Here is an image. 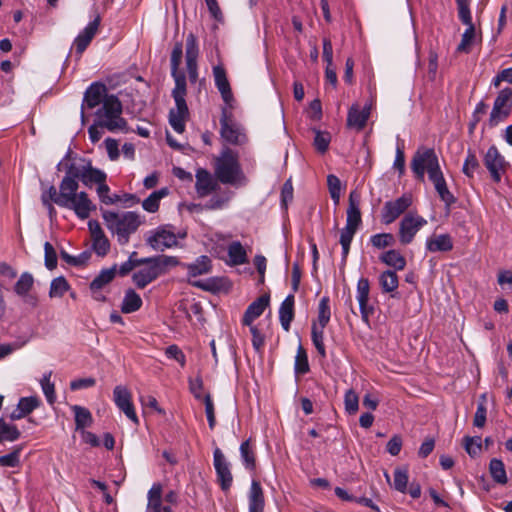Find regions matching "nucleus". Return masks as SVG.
I'll list each match as a JSON object with an SVG mask.
<instances>
[{"label": "nucleus", "mask_w": 512, "mask_h": 512, "mask_svg": "<svg viewBox=\"0 0 512 512\" xmlns=\"http://www.w3.org/2000/svg\"><path fill=\"white\" fill-rule=\"evenodd\" d=\"M489 472L496 483L505 485L508 482L505 465L502 460L493 458L489 463Z\"/></svg>", "instance_id": "nucleus-39"}, {"label": "nucleus", "mask_w": 512, "mask_h": 512, "mask_svg": "<svg viewBox=\"0 0 512 512\" xmlns=\"http://www.w3.org/2000/svg\"><path fill=\"white\" fill-rule=\"evenodd\" d=\"M456 4L460 21L465 25H474L469 8L470 0H456Z\"/></svg>", "instance_id": "nucleus-59"}, {"label": "nucleus", "mask_w": 512, "mask_h": 512, "mask_svg": "<svg viewBox=\"0 0 512 512\" xmlns=\"http://www.w3.org/2000/svg\"><path fill=\"white\" fill-rule=\"evenodd\" d=\"M228 256L233 266L242 265L248 261L246 250L239 241H233L228 246Z\"/></svg>", "instance_id": "nucleus-36"}, {"label": "nucleus", "mask_w": 512, "mask_h": 512, "mask_svg": "<svg viewBox=\"0 0 512 512\" xmlns=\"http://www.w3.org/2000/svg\"><path fill=\"white\" fill-rule=\"evenodd\" d=\"M52 377V371L46 372L42 379L40 380V385L42 388V391L46 397V400L49 404L53 405L56 401V394H55V386L54 383L51 382Z\"/></svg>", "instance_id": "nucleus-46"}, {"label": "nucleus", "mask_w": 512, "mask_h": 512, "mask_svg": "<svg viewBox=\"0 0 512 512\" xmlns=\"http://www.w3.org/2000/svg\"><path fill=\"white\" fill-rule=\"evenodd\" d=\"M175 87L172 90V97L175 101V108L170 111H178V113H189V109L185 100L187 94L186 78L178 77L174 80Z\"/></svg>", "instance_id": "nucleus-24"}, {"label": "nucleus", "mask_w": 512, "mask_h": 512, "mask_svg": "<svg viewBox=\"0 0 512 512\" xmlns=\"http://www.w3.org/2000/svg\"><path fill=\"white\" fill-rule=\"evenodd\" d=\"M486 396L485 394L481 395L480 400L477 405V410L474 415L473 425L478 428H482L486 423Z\"/></svg>", "instance_id": "nucleus-56"}, {"label": "nucleus", "mask_w": 512, "mask_h": 512, "mask_svg": "<svg viewBox=\"0 0 512 512\" xmlns=\"http://www.w3.org/2000/svg\"><path fill=\"white\" fill-rule=\"evenodd\" d=\"M106 178V173L100 169L94 168L90 161L85 163V169L81 179L84 185L91 186L93 183L99 184L106 182Z\"/></svg>", "instance_id": "nucleus-32"}, {"label": "nucleus", "mask_w": 512, "mask_h": 512, "mask_svg": "<svg viewBox=\"0 0 512 512\" xmlns=\"http://www.w3.org/2000/svg\"><path fill=\"white\" fill-rule=\"evenodd\" d=\"M330 299L328 296H323L318 304V317H317V325L318 327L325 328L331 318V309H330Z\"/></svg>", "instance_id": "nucleus-42"}, {"label": "nucleus", "mask_w": 512, "mask_h": 512, "mask_svg": "<svg viewBox=\"0 0 512 512\" xmlns=\"http://www.w3.org/2000/svg\"><path fill=\"white\" fill-rule=\"evenodd\" d=\"M70 285L65 277L59 276L51 281L49 289L50 298H61L68 290Z\"/></svg>", "instance_id": "nucleus-45"}, {"label": "nucleus", "mask_w": 512, "mask_h": 512, "mask_svg": "<svg viewBox=\"0 0 512 512\" xmlns=\"http://www.w3.org/2000/svg\"><path fill=\"white\" fill-rule=\"evenodd\" d=\"M412 204L410 194H403L394 201H387L382 209L381 221L388 225L393 223L401 214H403Z\"/></svg>", "instance_id": "nucleus-13"}, {"label": "nucleus", "mask_w": 512, "mask_h": 512, "mask_svg": "<svg viewBox=\"0 0 512 512\" xmlns=\"http://www.w3.org/2000/svg\"><path fill=\"white\" fill-rule=\"evenodd\" d=\"M484 164L489 171L492 180L499 183L501 181L502 174L505 172L506 162L496 146L493 145L489 147L484 157Z\"/></svg>", "instance_id": "nucleus-16"}, {"label": "nucleus", "mask_w": 512, "mask_h": 512, "mask_svg": "<svg viewBox=\"0 0 512 512\" xmlns=\"http://www.w3.org/2000/svg\"><path fill=\"white\" fill-rule=\"evenodd\" d=\"M474 37H475L474 25H467V29L462 34L461 42L457 47V51L468 52V47L472 43Z\"/></svg>", "instance_id": "nucleus-64"}, {"label": "nucleus", "mask_w": 512, "mask_h": 512, "mask_svg": "<svg viewBox=\"0 0 512 512\" xmlns=\"http://www.w3.org/2000/svg\"><path fill=\"white\" fill-rule=\"evenodd\" d=\"M146 244L155 251H164L177 245V237L175 233L168 230L167 226H159L155 230L149 232L146 237Z\"/></svg>", "instance_id": "nucleus-12"}, {"label": "nucleus", "mask_w": 512, "mask_h": 512, "mask_svg": "<svg viewBox=\"0 0 512 512\" xmlns=\"http://www.w3.org/2000/svg\"><path fill=\"white\" fill-rule=\"evenodd\" d=\"M143 304L140 295L132 288L125 291L124 298L121 304V311L125 314H130L138 311Z\"/></svg>", "instance_id": "nucleus-30"}, {"label": "nucleus", "mask_w": 512, "mask_h": 512, "mask_svg": "<svg viewBox=\"0 0 512 512\" xmlns=\"http://www.w3.org/2000/svg\"><path fill=\"white\" fill-rule=\"evenodd\" d=\"M427 224V220L419 215L406 214L399 224V241L403 245L411 243L417 232Z\"/></svg>", "instance_id": "nucleus-11"}, {"label": "nucleus", "mask_w": 512, "mask_h": 512, "mask_svg": "<svg viewBox=\"0 0 512 512\" xmlns=\"http://www.w3.org/2000/svg\"><path fill=\"white\" fill-rule=\"evenodd\" d=\"M85 161L82 160L81 164L70 163L66 164V173L62 179V188L72 192L75 197H78L77 190L79 188L78 180L82 179L85 169Z\"/></svg>", "instance_id": "nucleus-18"}, {"label": "nucleus", "mask_w": 512, "mask_h": 512, "mask_svg": "<svg viewBox=\"0 0 512 512\" xmlns=\"http://www.w3.org/2000/svg\"><path fill=\"white\" fill-rule=\"evenodd\" d=\"M108 95L106 85L101 82H93L86 89L80 112L82 123H85L86 121L85 109H94L98 105L103 104L106 96Z\"/></svg>", "instance_id": "nucleus-10"}, {"label": "nucleus", "mask_w": 512, "mask_h": 512, "mask_svg": "<svg viewBox=\"0 0 512 512\" xmlns=\"http://www.w3.org/2000/svg\"><path fill=\"white\" fill-rule=\"evenodd\" d=\"M379 282L382 290L386 293L395 291L399 284L398 276L392 270L384 271L379 277Z\"/></svg>", "instance_id": "nucleus-44"}, {"label": "nucleus", "mask_w": 512, "mask_h": 512, "mask_svg": "<svg viewBox=\"0 0 512 512\" xmlns=\"http://www.w3.org/2000/svg\"><path fill=\"white\" fill-rule=\"evenodd\" d=\"M34 285V277L29 272H24L14 285V291L18 296H27Z\"/></svg>", "instance_id": "nucleus-43"}, {"label": "nucleus", "mask_w": 512, "mask_h": 512, "mask_svg": "<svg viewBox=\"0 0 512 512\" xmlns=\"http://www.w3.org/2000/svg\"><path fill=\"white\" fill-rule=\"evenodd\" d=\"M429 252H448L453 249V241L449 234L433 235L426 240Z\"/></svg>", "instance_id": "nucleus-27"}, {"label": "nucleus", "mask_w": 512, "mask_h": 512, "mask_svg": "<svg viewBox=\"0 0 512 512\" xmlns=\"http://www.w3.org/2000/svg\"><path fill=\"white\" fill-rule=\"evenodd\" d=\"M220 126V135L225 142L241 146L248 141L243 127L233 119L227 107L221 109Z\"/></svg>", "instance_id": "nucleus-7"}, {"label": "nucleus", "mask_w": 512, "mask_h": 512, "mask_svg": "<svg viewBox=\"0 0 512 512\" xmlns=\"http://www.w3.org/2000/svg\"><path fill=\"white\" fill-rule=\"evenodd\" d=\"M72 410L75 415L76 430H83L84 428L89 427L92 424V414L87 408L79 405H74L72 406Z\"/></svg>", "instance_id": "nucleus-38"}, {"label": "nucleus", "mask_w": 512, "mask_h": 512, "mask_svg": "<svg viewBox=\"0 0 512 512\" xmlns=\"http://www.w3.org/2000/svg\"><path fill=\"white\" fill-rule=\"evenodd\" d=\"M183 56V44L182 42H176L171 52L170 65H171V76L174 80L178 77L186 78L184 72L179 70Z\"/></svg>", "instance_id": "nucleus-33"}, {"label": "nucleus", "mask_w": 512, "mask_h": 512, "mask_svg": "<svg viewBox=\"0 0 512 512\" xmlns=\"http://www.w3.org/2000/svg\"><path fill=\"white\" fill-rule=\"evenodd\" d=\"M144 268L135 272L132 280L139 289H144L148 284L167 272L168 267H175L180 264L177 257L158 255L154 257L141 258L137 262Z\"/></svg>", "instance_id": "nucleus-4"}, {"label": "nucleus", "mask_w": 512, "mask_h": 512, "mask_svg": "<svg viewBox=\"0 0 512 512\" xmlns=\"http://www.w3.org/2000/svg\"><path fill=\"white\" fill-rule=\"evenodd\" d=\"M102 217L107 228L117 236L120 245L128 244L130 236L142 224L140 216L133 211L118 214L109 210H102Z\"/></svg>", "instance_id": "nucleus-5"}, {"label": "nucleus", "mask_w": 512, "mask_h": 512, "mask_svg": "<svg viewBox=\"0 0 512 512\" xmlns=\"http://www.w3.org/2000/svg\"><path fill=\"white\" fill-rule=\"evenodd\" d=\"M294 370L297 375H304L310 370L306 350L301 345L297 349Z\"/></svg>", "instance_id": "nucleus-48"}, {"label": "nucleus", "mask_w": 512, "mask_h": 512, "mask_svg": "<svg viewBox=\"0 0 512 512\" xmlns=\"http://www.w3.org/2000/svg\"><path fill=\"white\" fill-rule=\"evenodd\" d=\"M203 402L205 405V413L208 420V425L211 430L215 428L216 418H215V408L210 394H206L203 397Z\"/></svg>", "instance_id": "nucleus-62"}, {"label": "nucleus", "mask_w": 512, "mask_h": 512, "mask_svg": "<svg viewBox=\"0 0 512 512\" xmlns=\"http://www.w3.org/2000/svg\"><path fill=\"white\" fill-rule=\"evenodd\" d=\"M189 117V113H178V111L169 112V124L177 133L185 131V122Z\"/></svg>", "instance_id": "nucleus-54"}, {"label": "nucleus", "mask_w": 512, "mask_h": 512, "mask_svg": "<svg viewBox=\"0 0 512 512\" xmlns=\"http://www.w3.org/2000/svg\"><path fill=\"white\" fill-rule=\"evenodd\" d=\"M481 441H482L481 437H479V436H475V437L466 436L464 438L465 450L471 457H475L480 454V452L482 450Z\"/></svg>", "instance_id": "nucleus-60"}, {"label": "nucleus", "mask_w": 512, "mask_h": 512, "mask_svg": "<svg viewBox=\"0 0 512 512\" xmlns=\"http://www.w3.org/2000/svg\"><path fill=\"white\" fill-rule=\"evenodd\" d=\"M122 111V103L116 95L110 94L106 96L102 107L96 111L99 126L110 132L117 130L127 132L128 123L122 117Z\"/></svg>", "instance_id": "nucleus-6"}, {"label": "nucleus", "mask_w": 512, "mask_h": 512, "mask_svg": "<svg viewBox=\"0 0 512 512\" xmlns=\"http://www.w3.org/2000/svg\"><path fill=\"white\" fill-rule=\"evenodd\" d=\"M179 265H181V263ZM182 266L187 269L189 277H197L207 274L212 268L211 260L206 255L198 257L194 263H184Z\"/></svg>", "instance_id": "nucleus-29"}, {"label": "nucleus", "mask_w": 512, "mask_h": 512, "mask_svg": "<svg viewBox=\"0 0 512 512\" xmlns=\"http://www.w3.org/2000/svg\"><path fill=\"white\" fill-rule=\"evenodd\" d=\"M195 177V189L200 198L208 196L219 188L218 180H215L205 168H198Z\"/></svg>", "instance_id": "nucleus-20"}, {"label": "nucleus", "mask_w": 512, "mask_h": 512, "mask_svg": "<svg viewBox=\"0 0 512 512\" xmlns=\"http://www.w3.org/2000/svg\"><path fill=\"white\" fill-rule=\"evenodd\" d=\"M327 186H328V190H329L331 199L334 202V205H336V206L339 205L340 197H341V189H342V184H341L340 179L334 174H329L327 176Z\"/></svg>", "instance_id": "nucleus-51"}, {"label": "nucleus", "mask_w": 512, "mask_h": 512, "mask_svg": "<svg viewBox=\"0 0 512 512\" xmlns=\"http://www.w3.org/2000/svg\"><path fill=\"white\" fill-rule=\"evenodd\" d=\"M370 106L366 105L360 109L358 104H353L347 114V126L361 131L365 128L367 121L370 117Z\"/></svg>", "instance_id": "nucleus-22"}, {"label": "nucleus", "mask_w": 512, "mask_h": 512, "mask_svg": "<svg viewBox=\"0 0 512 512\" xmlns=\"http://www.w3.org/2000/svg\"><path fill=\"white\" fill-rule=\"evenodd\" d=\"M199 55V47L197 38L193 33H189L186 37V68L188 78L191 84L198 83L199 89L205 85V79L198 80L197 58Z\"/></svg>", "instance_id": "nucleus-9"}, {"label": "nucleus", "mask_w": 512, "mask_h": 512, "mask_svg": "<svg viewBox=\"0 0 512 512\" xmlns=\"http://www.w3.org/2000/svg\"><path fill=\"white\" fill-rule=\"evenodd\" d=\"M345 410L349 415H354L359 409V397L357 393L349 389L344 396Z\"/></svg>", "instance_id": "nucleus-58"}, {"label": "nucleus", "mask_w": 512, "mask_h": 512, "mask_svg": "<svg viewBox=\"0 0 512 512\" xmlns=\"http://www.w3.org/2000/svg\"><path fill=\"white\" fill-rule=\"evenodd\" d=\"M324 329L325 328L318 327L316 322L312 323L311 340L317 350V353L322 359H325L327 356L326 348L324 345Z\"/></svg>", "instance_id": "nucleus-40"}, {"label": "nucleus", "mask_w": 512, "mask_h": 512, "mask_svg": "<svg viewBox=\"0 0 512 512\" xmlns=\"http://www.w3.org/2000/svg\"><path fill=\"white\" fill-rule=\"evenodd\" d=\"M313 131L315 133L313 145L317 152L324 154L329 148L331 135L327 131H321L316 128H314Z\"/></svg>", "instance_id": "nucleus-49"}, {"label": "nucleus", "mask_w": 512, "mask_h": 512, "mask_svg": "<svg viewBox=\"0 0 512 512\" xmlns=\"http://www.w3.org/2000/svg\"><path fill=\"white\" fill-rule=\"evenodd\" d=\"M22 449V445H17L13 448L12 452L0 456V467H19L21 464L20 454Z\"/></svg>", "instance_id": "nucleus-47"}, {"label": "nucleus", "mask_w": 512, "mask_h": 512, "mask_svg": "<svg viewBox=\"0 0 512 512\" xmlns=\"http://www.w3.org/2000/svg\"><path fill=\"white\" fill-rule=\"evenodd\" d=\"M190 283L194 287L212 293L219 292L222 288V279L220 278H209L206 280L192 281Z\"/></svg>", "instance_id": "nucleus-52"}, {"label": "nucleus", "mask_w": 512, "mask_h": 512, "mask_svg": "<svg viewBox=\"0 0 512 512\" xmlns=\"http://www.w3.org/2000/svg\"><path fill=\"white\" fill-rule=\"evenodd\" d=\"M269 303V294H264L258 297L247 307L246 311L244 312L242 324L244 326H251L254 320L262 315L264 310L269 306Z\"/></svg>", "instance_id": "nucleus-23"}, {"label": "nucleus", "mask_w": 512, "mask_h": 512, "mask_svg": "<svg viewBox=\"0 0 512 512\" xmlns=\"http://www.w3.org/2000/svg\"><path fill=\"white\" fill-rule=\"evenodd\" d=\"M40 400L37 396L22 397L19 399L17 407L25 415H29L32 411L40 406Z\"/></svg>", "instance_id": "nucleus-55"}, {"label": "nucleus", "mask_w": 512, "mask_h": 512, "mask_svg": "<svg viewBox=\"0 0 512 512\" xmlns=\"http://www.w3.org/2000/svg\"><path fill=\"white\" fill-rule=\"evenodd\" d=\"M249 512H264L265 498L258 480L253 479L248 494Z\"/></svg>", "instance_id": "nucleus-25"}, {"label": "nucleus", "mask_w": 512, "mask_h": 512, "mask_svg": "<svg viewBox=\"0 0 512 512\" xmlns=\"http://www.w3.org/2000/svg\"><path fill=\"white\" fill-rule=\"evenodd\" d=\"M48 200L54 202L56 205L71 209L76 216L82 220L87 219L90 213L96 210V206L89 199L88 194L84 191L79 192L78 197H75L72 192L62 188V182L59 185V191L56 187L51 185L41 195V201Z\"/></svg>", "instance_id": "nucleus-2"}, {"label": "nucleus", "mask_w": 512, "mask_h": 512, "mask_svg": "<svg viewBox=\"0 0 512 512\" xmlns=\"http://www.w3.org/2000/svg\"><path fill=\"white\" fill-rule=\"evenodd\" d=\"M113 400L115 405L125 416L134 424H139L138 416L132 402V394L126 386L118 385L113 390Z\"/></svg>", "instance_id": "nucleus-14"}, {"label": "nucleus", "mask_w": 512, "mask_h": 512, "mask_svg": "<svg viewBox=\"0 0 512 512\" xmlns=\"http://www.w3.org/2000/svg\"><path fill=\"white\" fill-rule=\"evenodd\" d=\"M360 205L361 193L357 189H354L350 192L348 198V208L346 211L347 217L345 226L352 227L357 230L359 229L360 225L362 224Z\"/></svg>", "instance_id": "nucleus-19"}, {"label": "nucleus", "mask_w": 512, "mask_h": 512, "mask_svg": "<svg viewBox=\"0 0 512 512\" xmlns=\"http://www.w3.org/2000/svg\"><path fill=\"white\" fill-rule=\"evenodd\" d=\"M101 23V17L98 14L75 38L73 45L76 53L81 56L82 53L90 45L91 41L97 34Z\"/></svg>", "instance_id": "nucleus-17"}, {"label": "nucleus", "mask_w": 512, "mask_h": 512, "mask_svg": "<svg viewBox=\"0 0 512 512\" xmlns=\"http://www.w3.org/2000/svg\"><path fill=\"white\" fill-rule=\"evenodd\" d=\"M213 463L217 475V481L224 492L230 490L233 482V476L230 470V464L219 448L213 453Z\"/></svg>", "instance_id": "nucleus-15"}, {"label": "nucleus", "mask_w": 512, "mask_h": 512, "mask_svg": "<svg viewBox=\"0 0 512 512\" xmlns=\"http://www.w3.org/2000/svg\"><path fill=\"white\" fill-rule=\"evenodd\" d=\"M45 252V266L48 270H53L57 267V253L53 245L49 242L44 244Z\"/></svg>", "instance_id": "nucleus-63"}, {"label": "nucleus", "mask_w": 512, "mask_h": 512, "mask_svg": "<svg viewBox=\"0 0 512 512\" xmlns=\"http://www.w3.org/2000/svg\"><path fill=\"white\" fill-rule=\"evenodd\" d=\"M380 261L397 271H402L406 267L405 257L397 250L391 249L382 253L379 257Z\"/></svg>", "instance_id": "nucleus-31"}, {"label": "nucleus", "mask_w": 512, "mask_h": 512, "mask_svg": "<svg viewBox=\"0 0 512 512\" xmlns=\"http://www.w3.org/2000/svg\"><path fill=\"white\" fill-rule=\"evenodd\" d=\"M92 249L98 256H106L110 251V241L106 235L92 238Z\"/></svg>", "instance_id": "nucleus-57"}, {"label": "nucleus", "mask_w": 512, "mask_h": 512, "mask_svg": "<svg viewBox=\"0 0 512 512\" xmlns=\"http://www.w3.org/2000/svg\"><path fill=\"white\" fill-rule=\"evenodd\" d=\"M162 485L154 483L148 491V504L146 512H161Z\"/></svg>", "instance_id": "nucleus-35"}, {"label": "nucleus", "mask_w": 512, "mask_h": 512, "mask_svg": "<svg viewBox=\"0 0 512 512\" xmlns=\"http://www.w3.org/2000/svg\"><path fill=\"white\" fill-rule=\"evenodd\" d=\"M294 304L295 297L293 294H289L281 303L279 308V321L282 328L288 332L290 330L291 322L294 319Z\"/></svg>", "instance_id": "nucleus-26"}, {"label": "nucleus", "mask_w": 512, "mask_h": 512, "mask_svg": "<svg viewBox=\"0 0 512 512\" xmlns=\"http://www.w3.org/2000/svg\"><path fill=\"white\" fill-rule=\"evenodd\" d=\"M480 169V163L472 150H468L467 156L465 158L462 172L469 178H473L474 173Z\"/></svg>", "instance_id": "nucleus-53"}, {"label": "nucleus", "mask_w": 512, "mask_h": 512, "mask_svg": "<svg viewBox=\"0 0 512 512\" xmlns=\"http://www.w3.org/2000/svg\"><path fill=\"white\" fill-rule=\"evenodd\" d=\"M169 194V189L163 187L157 191L152 192L143 202L142 207L149 213H155L159 209L160 200Z\"/></svg>", "instance_id": "nucleus-34"}, {"label": "nucleus", "mask_w": 512, "mask_h": 512, "mask_svg": "<svg viewBox=\"0 0 512 512\" xmlns=\"http://www.w3.org/2000/svg\"><path fill=\"white\" fill-rule=\"evenodd\" d=\"M395 242V237L391 233H378L370 237V243L376 249H385L393 246Z\"/></svg>", "instance_id": "nucleus-50"}, {"label": "nucleus", "mask_w": 512, "mask_h": 512, "mask_svg": "<svg viewBox=\"0 0 512 512\" xmlns=\"http://www.w3.org/2000/svg\"><path fill=\"white\" fill-rule=\"evenodd\" d=\"M410 167L415 178L420 181H424L425 173L428 174L439 198L447 207L456 203L457 199L448 189L438 156L433 148H419L411 160Z\"/></svg>", "instance_id": "nucleus-1"}, {"label": "nucleus", "mask_w": 512, "mask_h": 512, "mask_svg": "<svg viewBox=\"0 0 512 512\" xmlns=\"http://www.w3.org/2000/svg\"><path fill=\"white\" fill-rule=\"evenodd\" d=\"M213 77L215 86L221 94L223 101L227 105H231L233 101V93L227 78L226 70L222 65H216L213 67Z\"/></svg>", "instance_id": "nucleus-21"}, {"label": "nucleus", "mask_w": 512, "mask_h": 512, "mask_svg": "<svg viewBox=\"0 0 512 512\" xmlns=\"http://www.w3.org/2000/svg\"><path fill=\"white\" fill-rule=\"evenodd\" d=\"M240 455L245 468L249 471H254L256 468V457L250 439L241 443Z\"/></svg>", "instance_id": "nucleus-37"}, {"label": "nucleus", "mask_w": 512, "mask_h": 512, "mask_svg": "<svg viewBox=\"0 0 512 512\" xmlns=\"http://www.w3.org/2000/svg\"><path fill=\"white\" fill-rule=\"evenodd\" d=\"M214 174L222 184L237 185L247 182L239 162L238 152L229 147H224L215 159Z\"/></svg>", "instance_id": "nucleus-3"}, {"label": "nucleus", "mask_w": 512, "mask_h": 512, "mask_svg": "<svg viewBox=\"0 0 512 512\" xmlns=\"http://www.w3.org/2000/svg\"><path fill=\"white\" fill-rule=\"evenodd\" d=\"M117 274V265L102 269L99 274L91 281L89 289L91 292H99L101 289L111 283Z\"/></svg>", "instance_id": "nucleus-28"}, {"label": "nucleus", "mask_w": 512, "mask_h": 512, "mask_svg": "<svg viewBox=\"0 0 512 512\" xmlns=\"http://www.w3.org/2000/svg\"><path fill=\"white\" fill-rule=\"evenodd\" d=\"M20 436L21 432L16 425L8 424L3 418H0V443L16 441Z\"/></svg>", "instance_id": "nucleus-41"}, {"label": "nucleus", "mask_w": 512, "mask_h": 512, "mask_svg": "<svg viewBox=\"0 0 512 512\" xmlns=\"http://www.w3.org/2000/svg\"><path fill=\"white\" fill-rule=\"evenodd\" d=\"M512 111V89L504 88L498 92L489 117V126L495 127L509 117Z\"/></svg>", "instance_id": "nucleus-8"}, {"label": "nucleus", "mask_w": 512, "mask_h": 512, "mask_svg": "<svg viewBox=\"0 0 512 512\" xmlns=\"http://www.w3.org/2000/svg\"><path fill=\"white\" fill-rule=\"evenodd\" d=\"M408 484V470L396 469L394 472V487L399 492H406Z\"/></svg>", "instance_id": "nucleus-61"}]
</instances>
